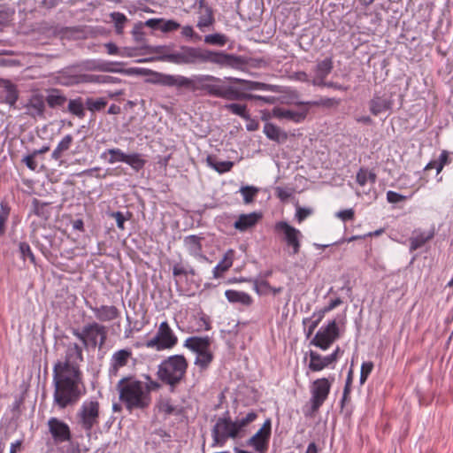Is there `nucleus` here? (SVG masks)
Here are the masks:
<instances>
[{
  "label": "nucleus",
  "mask_w": 453,
  "mask_h": 453,
  "mask_svg": "<svg viewBox=\"0 0 453 453\" xmlns=\"http://www.w3.org/2000/svg\"><path fill=\"white\" fill-rule=\"evenodd\" d=\"M53 402L59 409L75 403L80 396L82 374L79 365L56 362L53 366Z\"/></svg>",
  "instance_id": "obj_1"
},
{
  "label": "nucleus",
  "mask_w": 453,
  "mask_h": 453,
  "mask_svg": "<svg viewBox=\"0 0 453 453\" xmlns=\"http://www.w3.org/2000/svg\"><path fill=\"white\" fill-rule=\"evenodd\" d=\"M119 65L120 63L117 62L94 59L86 63V68L91 71L127 73L128 72L127 70L117 67Z\"/></svg>",
  "instance_id": "obj_24"
},
{
  "label": "nucleus",
  "mask_w": 453,
  "mask_h": 453,
  "mask_svg": "<svg viewBox=\"0 0 453 453\" xmlns=\"http://www.w3.org/2000/svg\"><path fill=\"white\" fill-rule=\"evenodd\" d=\"M73 142V137L72 134H65L58 143L57 147L51 153V158L58 161L61 159L63 154L67 151Z\"/></svg>",
  "instance_id": "obj_31"
},
{
  "label": "nucleus",
  "mask_w": 453,
  "mask_h": 453,
  "mask_svg": "<svg viewBox=\"0 0 453 453\" xmlns=\"http://www.w3.org/2000/svg\"><path fill=\"white\" fill-rule=\"evenodd\" d=\"M188 362L180 354H175L164 358L157 365V377L165 385L169 386L172 391L184 380Z\"/></svg>",
  "instance_id": "obj_5"
},
{
  "label": "nucleus",
  "mask_w": 453,
  "mask_h": 453,
  "mask_svg": "<svg viewBox=\"0 0 453 453\" xmlns=\"http://www.w3.org/2000/svg\"><path fill=\"white\" fill-rule=\"evenodd\" d=\"M120 401L128 410L145 409L151 403V395L144 382L133 377H123L117 384Z\"/></svg>",
  "instance_id": "obj_4"
},
{
  "label": "nucleus",
  "mask_w": 453,
  "mask_h": 453,
  "mask_svg": "<svg viewBox=\"0 0 453 453\" xmlns=\"http://www.w3.org/2000/svg\"><path fill=\"white\" fill-rule=\"evenodd\" d=\"M147 163L144 156L138 152L127 155L125 164L128 165L134 172L138 173L142 170Z\"/></svg>",
  "instance_id": "obj_34"
},
{
  "label": "nucleus",
  "mask_w": 453,
  "mask_h": 453,
  "mask_svg": "<svg viewBox=\"0 0 453 453\" xmlns=\"http://www.w3.org/2000/svg\"><path fill=\"white\" fill-rule=\"evenodd\" d=\"M353 381V371L350 369L348 372L345 386L343 388L342 397L341 400L342 406L348 403L350 401V392Z\"/></svg>",
  "instance_id": "obj_50"
},
{
  "label": "nucleus",
  "mask_w": 453,
  "mask_h": 453,
  "mask_svg": "<svg viewBox=\"0 0 453 453\" xmlns=\"http://www.w3.org/2000/svg\"><path fill=\"white\" fill-rule=\"evenodd\" d=\"M33 212L42 219H48L50 215L49 203H42L38 199H34L32 202Z\"/></svg>",
  "instance_id": "obj_42"
},
{
  "label": "nucleus",
  "mask_w": 453,
  "mask_h": 453,
  "mask_svg": "<svg viewBox=\"0 0 453 453\" xmlns=\"http://www.w3.org/2000/svg\"><path fill=\"white\" fill-rule=\"evenodd\" d=\"M180 74H168L152 71L151 76L147 81L154 85L180 88Z\"/></svg>",
  "instance_id": "obj_22"
},
{
  "label": "nucleus",
  "mask_w": 453,
  "mask_h": 453,
  "mask_svg": "<svg viewBox=\"0 0 453 453\" xmlns=\"http://www.w3.org/2000/svg\"><path fill=\"white\" fill-rule=\"evenodd\" d=\"M72 334L81 342L85 349H95L98 348L101 349L106 342L108 329L106 326L92 321L85 324L81 329L73 328Z\"/></svg>",
  "instance_id": "obj_6"
},
{
  "label": "nucleus",
  "mask_w": 453,
  "mask_h": 453,
  "mask_svg": "<svg viewBox=\"0 0 453 453\" xmlns=\"http://www.w3.org/2000/svg\"><path fill=\"white\" fill-rule=\"evenodd\" d=\"M178 343V337L167 321L160 323L154 337L145 342V347L157 351L172 349Z\"/></svg>",
  "instance_id": "obj_8"
},
{
  "label": "nucleus",
  "mask_w": 453,
  "mask_h": 453,
  "mask_svg": "<svg viewBox=\"0 0 453 453\" xmlns=\"http://www.w3.org/2000/svg\"><path fill=\"white\" fill-rule=\"evenodd\" d=\"M231 81H233L234 83L242 84V88L243 90L252 91V90H269L270 89V85L263 83V82L246 81V80H242V79H238V78H231Z\"/></svg>",
  "instance_id": "obj_37"
},
{
  "label": "nucleus",
  "mask_w": 453,
  "mask_h": 453,
  "mask_svg": "<svg viewBox=\"0 0 453 453\" xmlns=\"http://www.w3.org/2000/svg\"><path fill=\"white\" fill-rule=\"evenodd\" d=\"M372 369H373L372 362H371V361L363 362V364L361 365L360 378H359V381H360L361 385H363L366 381L369 375L372 372Z\"/></svg>",
  "instance_id": "obj_56"
},
{
  "label": "nucleus",
  "mask_w": 453,
  "mask_h": 453,
  "mask_svg": "<svg viewBox=\"0 0 453 453\" xmlns=\"http://www.w3.org/2000/svg\"><path fill=\"white\" fill-rule=\"evenodd\" d=\"M158 59L175 65L211 63L219 67H236L241 63L240 58L234 54L192 46H180L178 50L160 56Z\"/></svg>",
  "instance_id": "obj_2"
},
{
  "label": "nucleus",
  "mask_w": 453,
  "mask_h": 453,
  "mask_svg": "<svg viewBox=\"0 0 453 453\" xmlns=\"http://www.w3.org/2000/svg\"><path fill=\"white\" fill-rule=\"evenodd\" d=\"M242 426H213L211 430V437L213 442L212 447H223L228 439H235L238 437Z\"/></svg>",
  "instance_id": "obj_16"
},
{
  "label": "nucleus",
  "mask_w": 453,
  "mask_h": 453,
  "mask_svg": "<svg viewBox=\"0 0 453 453\" xmlns=\"http://www.w3.org/2000/svg\"><path fill=\"white\" fill-rule=\"evenodd\" d=\"M394 93L391 91H378L375 92L369 101V111L374 115L378 116L383 112L390 111L394 105Z\"/></svg>",
  "instance_id": "obj_13"
},
{
  "label": "nucleus",
  "mask_w": 453,
  "mask_h": 453,
  "mask_svg": "<svg viewBox=\"0 0 453 453\" xmlns=\"http://www.w3.org/2000/svg\"><path fill=\"white\" fill-rule=\"evenodd\" d=\"M203 42L209 45L222 47L226 44L227 37H226V35H225L223 34L215 33V34L206 35L203 38Z\"/></svg>",
  "instance_id": "obj_45"
},
{
  "label": "nucleus",
  "mask_w": 453,
  "mask_h": 453,
  "mask_svg": "<svg viewBox=\"0 0 453 453\" xmlns=\"http://www.w3.org/2000/svg\"><path fill=\"white\" fill-rule=\"evenodd\" d=\"M274 230L282 234L284 242L291 249L290 255H296L300 252L303 234L299 229L286 221H279L275 223Z\"/></svg>",
  "instance_id": "obj_12"
},
{
  "label": "nucleus",
  "mask_w": 453,
  "mask_h": 453,
  "mask_svg": "<svg viewBox=\"0 0 453 453\" xmlns=\"http://www.w3.org/2000/svg\"><path fill=\"white\" fill-rule=\"evenodd\" d=\"M84 360L82 347L73 342H69L65 344V355L62 360L58 362L65 363L67 365H79Z\"/></svg>",
  "instance_id": "obj_20"
},
{
  "label": "nucleus",
  "mask_w": 453,
  "mask_h": 453,
  "mask_svg": "<svg viewBox=\"0 0 453 453\" xmlns=\"http://www.w3.org/2000/svg\"><path fill=\"white\" fill-rule=\"evenodd\" d=\"M159 411L164 414H172L175 411L176 407H174L170 401H162L158 405Z\"/></svg>",
  "instance_id": "obj_63"
},
{
  "label": "nucleus",
  "mask_w": 453,
  "mask_h": 453,
  "mask_svg": "<svg viewBox=\"0 0 453 453\" xmlns=\"http://www.w3.org/2000/svg\"><path fill=\"white\" fill-rule=\"evenodd\" d=\"M340 337V329L334 319L322 326L311 341V344L327 350L331 345Z\"/></svg>",
  "instance_id": "obj_11"
},
{
  "label": "nucleus",
  "mask_w": 453,
  "mask_h": 453,
  "mask_svg": "<svg viewBox=\"0 0 453 453\" xmlns=\"http://www.w3.org/2000/svg\"><path fill=\"white\" fill-rule=\"evenodd\" d=\"M144 24L142 21H139L134 25L132 29V35L134 41L136 42L142 43L145 41V34L143 32Z\"/></svg>",
  "instance_id": "obj_55"
},
{
  "label": "nucleus",
  "mask_w": 453,
  "mask_h": 453,
  "mask_svg": "<svg viewBox=\"0 0 453 453\" xmlns=\"http://www.w3.org/2000/svg\"><path fill=\"white\" fill-rule=\"evenodd\" d=\"M44 99L50 108L63 106L66 102V97L56 89L52 90Z\"/></svg>",
  "instance_id": "obj_41"
},
{
  "label": "nucleus",
  "mask_w": 453,
  "mask_h": 453,
  "mask_svg": "<svg viewBox=\"0 0 453 453\" xmlns=\"http://www.w3.org/2000/svg\"><path fill=\"white\" fill-rule=\"evenodd\" d=\"M308 112L309 110L306 107L298 111H294L284 107H274L273 109V116L274 118L278 119H285L296 124L303 122L306 119Z\"/></svg>",
  "instance_id": "obj_17"
},
{
  "label": "nucleus",
  "mask_w": 453,
  "mask_h": 453,
  "mask_svg": "<svg viewBox=\"0 0 453 453\" xmlns=\"http://www.w3.org/2000/svg\"><path fill=\"white\" fill-rule=\"evenodd\" d=\"M233 256L234 251L228 250L223 257V258L213 268V277L219 279L233 265Z\"/></svg>",
  "instance_id": "obj_30"
},
{
  "label": "nucleus",
  "mask_w": 453,
  "mask_h": 453,
  "mask_svg": "<svg viewBox=\"0 0 453 453\" xmlns=\"http://www.w3.org/2000/svg\"><path fill=\"white\" fill-rule=\"evenodd\" d=\"M106 154L110 155V157L107 160L109 164H115L118 162L125 163L127 155V153H125L124 151L118 148L106 150L102 153L101 157L104 158Z\"/></svg>",
  "instance_id": "obj_40"
},
{
  "label": "nucleus",
  "mask_w": 453,
  "mask_h": 453,
  "mask_svg": "<svg viewBox=\"0 0 453 453\" xmlns=\"http://www.w3.org/2000/svg\"><path fill=\"white\" fill-rule=\"evenodd\" d=\"M184 347L196 353L194 364L200 371H205L209 368L214 359V355L211 350L210 337H188L184 342Z\"/></svg>",
  "instance_id": "obj_7"
},
{
  "label": "nucleus",
  "mask_w": 453,
  "mask_h": 453,
  "mask_svg": "<svg viewBox=\"0 0 453 453\" xmlns=\"http://www.w3.org/2000/svg\"><path fill=\"white\" fill-rule=\"evenodd\" d=\"M13 12L0 5V31L8 24Z\"/></svg>",
  "instance_id": "obj_57"
},
{
  "label": "nucleus",
  "mask_w": 453,
  "mask_h": 453,
  "mask_svg": "<svg viewBox=\"0 0 453 453\" xmlns=\"http://www.w3.org/2000/svg\"><path fill=\"white\" fill-rule=\"evenodd\" d=\"M253 282V288L259 296L267 295L271 292L272 286L265 280H250Z\"/></svg>",
  "instance_id": "obj_49"
},
{
  "label": "nucleus",
  "mask_w": 453,
  "mask_h": 453,
  "mask_svg": "<svg viewBox=\"0 0 453 453\" xmlns=\"http://www.w3.org/2000/svg\"><path fill=\"white\" fill-rule=\"evenodd\" d=\"M20 405L21 400L17 399L12 403V408L10 410V412L12 414V420L10 421V423L17 422L18 417L20 412Z\"/></svg>",
  "instance_id": "obj_60"
},
{
  "label": "nucleus",
  "mask_w": 453,
  "mask_h": 453,
  "mask_svg": "<svg viewBox=\"0 0 453 453\" xmlns=\"http://www.w3.org/2000/svg\"><path fill=\"white\" fill-rule=\"evenodd\" d=\"M136 359L131 348L115 350L109 360L108 375L110 379L117 378L125 369L133 368Z\"/></svg>",
  "instance_id": "obj_9"
},
{
  "label": "nucleus",
  "mask_w": 453,
  "mask_h": 453,
  "mask_svg": "<svg viewBox=\"0 0 453 453\" xmlns=\"http://www.w3.org/2000/svg\"><path fill=\"white\" fill-rule=\"evenodd\" d=\"M406 199L405 196H403L397 192L389 190L387 192V200L388 203H396Z\"/></svg>",
  "instance_id": "obj_62"
},
{
  "label": "nucleus",
  "mask_w": 453,
  "mask_h": 453,
  "mask_svg": "<svg viewBox=\"0 0 453 453\" xmlns=\"http://www.w3.org/2000/svg\"><path fill=\"white\" fill-rule=\"evenodd\" d=\"M3 94L4 101L6 104L10 106L15 105L19 98V92L14 84L8 81L4 87Z\"/></svg>",
  "instance_id": "obj_36"
},
{
  "label": "nucleus",
  "mask_w": 453,
  "mask_h": 453,
  "mask_svg": "<svg viewBox=\"0 0 453 453\" xmlns=\"http://www.w3.org/2000/svg\"><path fill=\"white\" fill-rule=\"evenodd\" d=\"M434 236V231L428 232L415 231L413 236L410 238V250L414 251L424 246L428 241Z\"/></svg>",
  "instance_id": "obj_29"
},
{
  "label": "nucleus",
  "mask_w": 453,
  "mask_h": 453,
  "mask_svg": "<svg viewBox=\"0 0 453 453\" xmlns=\"http://www.w3.org/2000/svg\"><path fill=\"white\" fill-rule=\"evenodd\" d=\"M19 250L20 253V257L23 261H26L27 259H29V261L35 265V257L31 250V247L29 244L26 242H21L19 244Z\"/></svg>",
  "instance_id": "obj_51"
},
{
  "label": "nucleus",
  "mask_w": 453,
  "mask_h": 453,
  "mask_svg": "<svg viewBox=\"0 0 453 453\" xmlns=\"http://www.w3.org/2000/svg\"><path fill=\"white\" fill-rule=\"evenodd\" d=\"M203 237L191 234L184 238V246L188 251L189 255L197 259H206V257L203 254L202 241Z\"/></svg>",
  "instance_id": "obj_26"
},
{
  "label": "nucleus",
  "mask_w": 453,
  "mask_h": 453,
  "mask_svg": "<svg viewBox=\"0 0 453 453\" xmlns=\"http://www.w3.org/2000/svg\"><path fill=\"white\" fill-rule=\"evenodd\" d=\"M26 113L34 119H43L45 111V99L41 94L32 95L25 104Z\"/></svg>",
  "instance_id": "obj_21"
},
{
  "label": "nucleus",
  "mask_w": 453,
  "mask_h": 453,
  "mask_svg": "<svg viewBox=\"0 0 453 453\" xmlns=\"http://www.w3.org/2000/svg\"><path fill=\"white\" fill-rule=\"evenodd\" d=\"M50 427V433L52 435V438L56 444L64 442V441H70V445L72 448L73 453L79 452V444L74 443L71 440V433L69 430V426H49Z\"/></svg>",
  "instance_id": "obj_25"
},
{
  "label": "nucleus",
  "mask_w": 453,
  "mask_h": 453,
  "mask_svg": "<svg viewBox=\"0 0 453 453\" xmlns=\"http://www.w3.org/2000/svg\"><path fill=\"white\" fill-rule=\"evenodd\" d=\"M10 214V207L7 203L2 201L0 203V235H3L5 232V224L8 220Z\"/></svg>",
  "instance_id": "obj_52"
},
{
  "label": "nucleus",
  "mask_w": 453,
  "mask_h": 453,
  "mask_svg": "<svg viewBox=\"0 0 453 453\" xmlns=\"http://www.w3.org/2000/svg\"><path fill=\"white\" fill-rule=\"evenodd\" d=\"M263 131L268 139H270L272 141H275V142L280 141V136H281V131L274 124H272L269 122L265 123L264 126Z\"/></svg>",
  "instance_id": "obj_48"
},
{
  "label": "nucleus",
  "mask_w": 453,
  "mask_h": 453,
  "mask_svg": "<svg viewBox=\"0 0 453 453\" xmlns=\"http://www.w3.org/2000/svg\"><path fill=\"white\" fill-rule=\"evenodd\" d=\"M309 357L308 369L311 372H320L325 368L322 356L314 350H310L307 353Z\"/></svg>",
  "instance_id": "obj_38"
},
{
  "label": "nucleus",
  "mask_w": 453,
  "mask_h": 453,
  "mask_svg": "<svg viewBox=\"0 0 453 453\" xmlns=\"http://www.w3.org/2000/svg\"><path fill=\"white\" fill-rule=\"evenodd\" d=\"M225 108L231 111L233 114H235L244 119H250V118L245 104L233 103L226 104Z\"/></svg>",
  "instance_id": "obj_47"
},
{
  "label": "nucleus",
  "mask_w": 453,
  "mask_h": 453,
  "mask_svg": "<svg viewBox=\"0 0 453 453\" xmlns=\"http://www.w3.org/2000/svg\"><path fill=\"white\" fill-rule=\"evenodd\" d=\"M180 35L187 41H199L201 36L197 35L191 25H180Z\"/></svg>",
  "instance_id": "obj_53"
},
{
  "label": "nucleus",
  "mask_w": 453,
  "mask_h": 453,
  "mask_svg": "<svg viewBox=\"0 0 453 453\" xmlns=\"http://www.w3.org/2000/svg\"><path fill=\"white\" fill-rule=\"evenodd\" d=\"M110 16L114 23L116 34L122 35L124 33L125 24L127 21V16L119 12H111Z\"/></svg>",
  "instance_id": "obj_44"
},
{
  "label": "nucleus",
  "mask_w": 453,
  "mask_h": 453,
  "mask_svg": "<svg viewBox=\"0 0 453 453\" xmlns=\"http://www.w3.org/2000/svg\"><path fill=\"white\" fill-rule=\"evenodd\" d=\"M240 192L242 193L243 196V200L246 203H249L252 202L256 193L257 192V189L254 187H242L240 189Z\"/></svg>",
  "instance_id": "obj_58"
},
{
  "label": "nucleus",
  "mask_w": 453,
  "mask_h": 453,
  "mask_svg": "<svg viewBox=\"0 0 453 453\" xmlns=\"http://www.w3.org/2000/svg\"><path fill=\"white\" fill-rule=\"evenodd\" d=\"M271 437V426H261L249 440L248 444L258 453H265L268 449Z\"/></svg>",
  "instance_id": "obj_18"
},
{
  "label": "nucleus",
  "mask_w": 453,
  "mask_h": 453,
  "mask_svg": "<svg viewBox=\"0 0 453 453\" xmlns=\"http://www.w3.org/2000/svg\"><path fill=\"white\" fill-rule=\"evenodd\" d=\"M207 165L219 173L229 172L234 163L232 161H219L215 156L209 155L206 157Z\"/></svg>",
  "instance_id": "obj_33"
},
{
  "label": "nucleus",
  "mask_w": 453,
  "mask_h": 453,
  "mask_svg": "<svg viewBox=\"0 0 453 453\" xmlns=\"http://www.w3.org/2000/svg\"><path fill=\"white\" fill-rule=\"evenodd\" d=\"M35 155L32 152L29 155H27L23 157L22 162L32 171H35L37 169V162L35 161Z\"/></svg>",
  "instance_id": "obj_61"
},
{
  "label": "nucleus",
  "mask_w": 453,
  "mask_h": 453,
  "mask_svg": "<svg viewBox=\"0 0 453 453\" xmlns=\"http://www.w3.org/2000/svg\"><path fill=\"white\" fill-rule=\"evenodd\" d=\"M312 213V211L309 208L298 207L296 212V218L299 223L303 221L307 217Z\"/></svg>",
  "instance_id": "obj_64"
},
{
  "label": "nucleus",
  "mask_w": 453,
  "mask_h": 453,
  "mask_svg": "<svg viewBox=\"0 0 453 453\" xmlns=\"http://www.w3.org/2000/svg\"><path fill=\"white\" fill-rule=\"evenodd\" d=\"M340 104V100L336 98H320L319 100L315 101H307V102H299L297 103L298 105L302 106H326V107H333L336 106Z\"/></svg>",
  "instance_id": "obj_43"
},
{
  "label": "nucleus",
  "mask_w": 453,
  "mask_h": 453,
  "mask_svg": "<svg viewBox=\"0 0 453 453\" xmlns=\"http://www.w3.org/2000/svg\"><path fill=\"white\" fill-rule=\"evenodd\" d=\"M87 307L94 313L100 322H109L117 319L120 316L119 310L114 305L92 306L86 302Z\"/></svg>",
  "instance_id": "obj_19"
},
{
  "label": "nucleus",
  "mask_w": 453,
  "mask_h": 453,
  "mask_svg": "<svg viewBox=\"0 0 453 453\" xmlns=\"http://www.w3.org/2000/svg\"><path fill=\"white\" fill-rule=\"evenodd\" d=\"M333 60L331 58H326L317 63L314 68V78L311 80L313 86L321 87L325 84V80L333 70Z\"/></svg>",
  "instance_id": "obj_23"
},
{
  "label": "nucleus",
  "mask_w": 453,
  "mask_h": 453,
  "mask_svg": "<svg viewBox=\"0 0 453 453\" xmlns=\"http://www.w3.org/2000/svg\"><path fill=\"white\" fill-rule=\"evenodd\" d=\"M257 415L254 411H250L247 413L244 417L240 418L238 422H232L230 418L228 419H219L216 425H248L251 422H254L257 418Z\"/></svg>",
  "instance_id": "obj_46"
},
{
  "label": "nucleus",
  "mask_w": 453,
  "mask_h": 453,
  "mask_svg": "<svg viewBox=\"0 0 453 453\" xmlns=\"http://www.w3.org/2000/svg\"><path fill=\"white\" fill-rule=\"evenodd\" d=\"M334 378H319L315 380L310 386L311 397L309 400V411H317L327 399Z\"/></svg>",
  "instance_id": "obj_10"
},
{
  "label": "nucleus",
  "mask_w": 453,
  "mask_h": 453,
  "mask_svg": "<svg viewBox=\"0 0 453 453\" xmlns=\"http://www.w3.org/2000/svg\"><path fill=\"white\" fill-rule=\"evenodd\" d=\"M67 81H61L64 85L78 84L80 82H91L99 84H117L120 83L121 80L118 77L111 75H98V74H83V75H70L67 76Z\"/></svg>",
  "instance_id": "obj_15"
},
{
  "label": "nucleus",
  "mask_w": 453,
  "mask_h": 453,
  "mask_svg": "<svg viewBox=\"0 0 453 453\" xmlns=\"http://www.w3.org/2000/svg\"><path fill=\"white\" fill-rule=\"evenodd\" d=\"M199 5L200 7H203V12L199 15L196 27L203 32L206 28L214 25L215 18L212 8L204 5V0H201Z\"/></svg>",
  "instance_id": "obj_27"
},
{
  "label": "nucleus",
  "mask_w": 453,
  "mask_h": 453,
  "mask_svg": "<svg viewBox=\"0 0 453 453\" xmlns=\"http://www.w3.org/2000/svg\"><path fill=\"white\" fill-rule=\"evenodd\" d=\"M180 88H186L192 92H203L206 95L226 99H257L265 103L271 100L267 96L251 94H241L231 87H226L221 79L210 74H196L191 77L181 75Z\"/></svg>",
  "instance_id": "obj_3"
},
{
  "label": "nucleus",
  "mask_w": 453,
  "mask_h": 453,
  "mask_svg": "<svg viewBox=\"0 0 453 453\" xmlns=\"http://www.w3.org/2000/svg\"><path fill=\"white\" fill-rule=\"evenodd\" d=\"M107 100L104 97H88L85 100V106L90 112L95 113L104 110L107 105Z\"/></svg>",
  "instance_id": "obj_39"
},
{
  "label": "nucleus",
  "mask_w": 453,
  "mask_h": 453,
  "mask_svg": "<svg viewBox=\"0 0 453 453\" xmlns=\"http://www.w3.org/2000/svg\"><path fill=\"white\" fill-rule=\"evenodd\" d=\"M225 296L230 303H239L244 305H250L252 303L251 296L242 291L227 289L225 292Z\"/></svg>",
  "instance_id": "obj_32"
},
{
  "label": "nucleus",
  "mask_w": 453,
  "mask_h": 453,
  "mask_svg": "<svg viewBox=\"0 0 453 453\" xmlns=\"http://www.w3.org/2000/svg\"><path fill=\"white\" fill-rule=\"evenodd\" d=\"M260 218L261 214L257 212L241 214L237 220L234 222V226L237 230L244 232L254 226Z\"/></svg>",
  "instance_id": "obj_28"
},
{
  "label": "nucleus",
  "mask_w": 453,
  "mask_h": 453,
  "mask_svg": "<svg viewBox=\"0 0 453 453\" xmlns=\"http://www.w3.org/2000/svg\"><path fill=\"white\" fill-rule=\"evenodd\" d=\"M153 435H154L153 440L155 442H158V443L160 441L166 442L171 440V434L169 433L165 432V430H163L162 428L156 429L155 432L153 433Z\"/></svg>",
  "instance_id": "obj_59"
},
{
  "label": "nucleus",
  "mask_w": 453,
  "mask_h": 453,
  "mask_svg": "<svg viewBox=\"0 0 453 453\" xmlns=\"http://www.w3.org/2000/svg\"><path fill=\"white\" fill-rule=\"evenodd\" d=\"M85 102H83L82 98L77 97L69 100L67 109L71 114L79 119H83L85 117Z\"/></svg>",
  "instance_id": "obj_35"
},
{
  "label": "nucleus",
  "mask_w": 453,
  "mask_h": 453,
  "mask_svg": "<svg viewBox=\"0 0 453 453\" xmlns=\"http://www.w3.org/2000/svg\"><path fill=\"white\" fill-rule=\"evenodd\" d=\"M77 418L81 425H96L99 423V403L95 399H87L81 405Z\"/></svg>",
  "instance_id": "obj_14"
},
{
  "label": "nucleus",
  "mask_w": 453,
  "mask_h": 453,
  "mask_svg": "<svg viewBox=\"0 0 453 453\" xmlns=\"http://www.w3.org/2000/svg\"><path fill=\"white\" fill-rule=\"evenodd\" d=\"M160 31L164 34H169L180 28V24L174 19H165L162 18Z\"/></svg>",
  "instance_id": "obj_54"
}]
</instances>
